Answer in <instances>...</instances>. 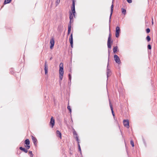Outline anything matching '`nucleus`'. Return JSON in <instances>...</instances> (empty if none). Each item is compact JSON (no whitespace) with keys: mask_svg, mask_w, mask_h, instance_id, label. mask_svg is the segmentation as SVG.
<instances>
[{"mask_svg":"<svg viewBox=\"0 0 157 157\" xmlns=\"http://www.w3.org/2000/svg\"><path fill=\"white\" fill-rule=\"evenodd\" d=\"M59 79L61 81L63 78V64L61 63L59 65Z\"/></svg>","mask_w":157,"mask_h":157,"instance_id":"nucleus-1","label":"nucleus"},{"mask_svg":"<svg viewBox=\"0 0 157 157\" xmlns=\"http://www.w3.org/2000/svg\"><path fill=\"white\" fill-rule=\"evenodd\" d=\"M114 59L116 62L118 64H120L121 63V60L119 57L116 55H115L114 56Z\"/></svg>","mask_w":157,"mask_h":157,"instance_id":"nucleus-2","label":"nucleus"},{"mask_svg":"<svg viewBox=\"0 0 157 157\" xmlns=\"http://www.w3.org/2000/svg\"><path fill=\"white\" fill-rule=\"evenodd\" d=\"M116 37L118 38L119 36V34L120 33V27L118 26H117L116 29Z\"/></svg>","mask_w":157,"mask_h":157,"instance_id":"nucleus-3","label":"nucleus"},{"mask_svg":"<svg viewBox=\"0 0 157 157\" xmlns=\"http://www.w3.org/2000/svg\"><path fill=\"white\" fill-rule=\"evenodd\" d=\"M111 35L110 34L108 38V41H107V46H108V48H111V45L110 44L111 42ZM113 41H112L111 42V43H112Z\"/></svg>","mask_w":157,"mask_h":157,"instance_id":"nucleus-4","label":"nucleus"},{"mask_svg":"<svg viewBox=\"0 0 157 157\" xmlns=\"http://www.w3.org/2000/svg\"><path fill=\"white\" fill-rule=\"evenodd\" d=\"M71 10L72 13L75 16L74 13H75V2L74 0H72V6L71 8Z\"/></svg>","mask_w":157,"mask_h":157,"instance_id":"nucleus-5","label":"nucleus"},{"mask_svg":"<svg viewBox=\"0 0 157 157\" xmlns=\"http://www.w3.org/2000/svg\"><path fill=\"white\" fill-rule=\"evenodd\" d=\"M50 43L51 44L50 48L51 49H52L55 44V41L53 38H52L51 39L50 41Z\"/></svg>","mask_w":157,"mask_h":157,"instance_id":"nucleus-6","label":"nucleus"},{"mask_svg":"<svg viewBox=\"0 0 157 157\" xmlns=\"http://www.w3.org/2000/svg\"><path fill=\"white\" fill-rule=\"evenodd\" d=\"M124 125V126L128 128L129 127V123L128 121V120H124L123 121Z\"/></svg>","mask_w":157,"mask_h":157,"instance_id":"nucleus-7","label":"nucleus"},{"mask_svg":"<svg viewBox=\"0 0 157 157\" xmlns=\"http://www.w3.org/2000/svg\"><path fill=\"white\" fill-rule=\"evenodd\" d=\"M50 124L52 125V128H53L55 124V120L53 119V117H52L50 121Z\"/></svg>","mask_w":157,"mask_h":157,"instance_id":"nucleus-8","label":"nucleus"},{"mask_svg":"<svg viewBox=\"0 0 157 157\" xmlns=\"http://www.w3.org/2000/svg\"><path fill=\"white\" fill-rule=\"evenodd\" d=\"M108 65H107V72H106L107 74V78L109 76H110V75H111V71L109 69H108Z\"/></svg>","mask_w":157,"mask_h":157,"instance_id":"nucleus-9","label":"nucleus"},{"mask_svg":"<svg viewBox=\"0 0 157 157\" xmlns=\"http://www.w3.org/2000/svg\"><path fill=\"white\" fill-rule=\"evenodd\" d=\"M113 4H112V5H111V13H110V17H109V22H110L111 21V17L112 16V14L113 13Z\"/></svg>","mask_w":157,"mask_h":157,"instance_id":"nucleus-10","label":"nucleus"},{"mask_svg":"<svg viewBox=\"0 0 157 157\" xmlns=\"http://www.w3.org/2000/svg\"><path fill=\"white\" fill-rule=\"evenodd\" d=\"M32 139L33 141V143L35 145H36L37 144V139L36 138L34 137L33 136H32Z\"/></svg>","mask_w":157,"mask_h":157,"instance_id":"nucleus-11","label":"nucleus"},{"mask_svg":"<svg viewBox=\"0 0 157 157\" xmlns=\"http://www.w3.org/2000/svg\"><path fill=\"white\" fill-rule=\"evenodd\" d=\"M109 105H110V107L111 109V111H112V114L113 115V116L114 117V116H115V115H114V112H113V106H112V104H111V102H110V101L109 100Z\"/></svg>","mask_w":157,"mask_h":157,"instance_id":"nucleus-12","label":"nucleus"},{"mask_svg":"<svg viewBox=\"0 0 157 157\" xmlns=\"http://www.w3.org/2000/svg\"><path fill=\"white\" fill-rule=\"evenodd\" d=\"M68 34L70 33L71 31V23H69L68 25Z\"/></svg>","mask_w":157,"mask_h":157,"instance_id":"nucleus-13","label":"nucleus"},{"mask_svg":"<svg viewBox=\"0 0 157 157\" xmlns=\"http://www.w3.org/2000/svg\"><path fill=\"white\" fill-rule=\"evenodd\" d=\"M73 134L74 136L76 138V140L77 141H79V140H78V136L77 134L76 133V132L75 131L74 132Z\"/></svg>","mask_w":157,"mask_h":157,"instance_id":"nucleus-14","label":"nucleus"},{"mask_svg":"<svg viewBox=\"0 0 157 157\" xmlns=\"http://www.w3.org/2000/svg\"><path fill=\"white\" fill-rule=\"evenodd\" d=\"M56 134L57 136L60 137V138H61V134L59 131L57 130L56 131Z\"/></svg>","mask_w":157,"mask_h":157,"instance_id":"nucleus-15","label":"nucleus"},{"mask_svg":"<svg viewBox=\"0 0 157 157\" xmlns=\"http://www.w3.org/2000/svg\"><path fill=\"white\" fill-rule=\"evenodd\" d=\"M19 148L22 151L26 153H27L28 152L27 150L25 148H23L22 147H20Z\"/></svg>","mask_w":157,"mask_h":157,"instance_id":"nucleus-16","label":"nucleus"},{"mask_svg":"<svg viewBox=\"0 0 157 157\" xmlns=\"http://www.w3.org/2000/svg\"><path fill=\"white\" fill-rule=\"evenodd\" d=\"M25 144L27 145H29L30 144V141L28 139H26L25 141Z\"/></svg>","mask_w":157,"mask_h":157,"instance_id":"nucleus-17","label":"nucleus"},{"mask_svg":"<svg viewBox=\"0 0 157 157\" xmlns=\"http://www.w3.org/2000/svg\"><path fill=\"white\" fill-rule=\"evenodd\" d=\"M48 65L44 66V70L45 72V74L46 75L48 73Z\"/></svg>","mask_w":157,"mask_h":157,"instance_id":"nucleus-18","label":"nucleus"},{"mask_svg":"<svg viewBox=\"0 0 157 157\" xmlns=\"http://www.w3.org/2000/svg\"><path fill=\"white\" fill-rule=\"evenodd\" d=\"M73 18V17L72 14L71 13L70 14V16H69V18H70V21L69 23H71V19H72Z\"/></svg>","mask_w":157,"mask_h":157,"instance_id":"nucleus-19","label":"nucleus"},{"mask_svg":"<svg viewBox=\"0 0 157 157\" xmlns=\"http://www.w3.org/2000/svg\"><path fill=\"white\" fill-rule=\"evenodd\" d=\"M12 0H5L4 2V4H8Z\"/></svg>","mask_w":157,"mask_h":157,"instance_id":"nucleus-20","label":"nucleus"},{"mask_svg":"<svg viewBox=\"0 0 157 157\" xmlns=\"http://www.w3.org/2000/svg\"><path fill=\"white\" fill-rule=\"evenodd\" d=\"M118 48V47L117 46H116L115 47H114L113 49V52L114 53H115L117 51V49Z\"/></svg>","mask_w":157,"mask_h":157,"instance_id":"nucleus-21","label":"nucleus"},{"mask_svg":"<svg viewBox=\"0 0 157 157\" xmlns=\"http://www.w3.org/2000/svg\"><path fill=\"white\" fill-rule=\"evenodd\" d=\"M121 10L122 13L124 15L126 13V10L125 9L123 8H122Z\"/></svg>","mask_w":157,"mask_h":157,"instance_id":"nucleus-22","label":"nucleus"},{"mask_svg":"<svg viewBox=\"0 0 157 157\" xmlns=\"http://www.w3.org/2000/svg\"><path fill=\"white\" fill-rule=\"evenodd\" d=\"M78 142V150L79 151H81V149L80 146L79 144V141H77Z\"/></svg>","mask_w":157,"mask_h":157,"instance_id":"nucleus-23","label":"nucleus"},{"mask_svg":"<svg viewBox=\"0 0 157 157\" xmlns=\"http://www.w3.org/2000/svg\"><path fill=\"white\" fill-rule=\"evenodd\" d=\"M68 77H69V80L70 81V82L71 83V74H69Z\"/></svg>","mask_w":157,"mask_h":157,"instance_id":"nucleus-24","label":"nucleus"},{"mask_svg":"<svg viewBox=\"0 0 157 157\" xmlns=\"http://www.w3.org/2000/svg\"><path fill=\"white\" fill-rule=\"evenodd\" d=\"M146 40H147V41L149 42V41L151 40V38L149 36H148L146 37Z\"/></svg>","mask_w":157,"mask_h":157,"instance_id":"nucleus-25","label":"nucleus"},{"mask_svg":"<svg viewBox=\"0 0 157 157\" xmlns=\"http://www.w3.org/2000/svg\"><path fill=\"white\" fill-rule=\"evenodd\" d=\"M67 109L69 110L70 112L71 113V110L70 106H67Z\"/></svg>","mask_w":157,"mask_h":157,"instance_id":"nucleus-26","label":"nucleus"},{"mask_svg":"<svg viewBox=\"0 0 157 157\" xmlns=\"http://www.w3.org/2000/svg\"><path fill=\"white\" fill-rule=\"evenodd\" d=\"M130 143L132 147H133L134 146V142L132 140H131L130 141Z\"/></svg>","mask_w":157,"mask_h":157,"instance_id":"nucleus-27","label":"nucleus"},{"mask_svg":"<svg viewBox=\"0 0 157 157\" xmlns=\"http://www.w3.org/2000/svg\"><path fill=\"white\" fill-rule=\"evenodd\" d=\"M69 41H70V43H72V42H73V38H70Z\"/></svg>","mask_w":157,"mask_h":157,"instance_id":"nucleus-28","label":"nucleus"},{"mask_svg":"<svg viewBox=\"0 0 157 157\" xmlns=\"http://www.w3.org/2000/svg\"><path fill=\"white\" fill-rule=\"evenodd\" d=\"M146 31L147 33H148L150 32V29L149 28H147L146 29Z\"/></svg>","mask_w":157,"mask_h":157,"instance_id":"nucleus-29","label":"nucleus"},{"mask_svg":"<svg viewBox=\"0 0 157 157\" xmlns=\"http://www.w3.org/2000/svg\"><path fill=\"white\" fill-rule=\"evenodd\" d=\"M25 147L26 148L27 150L29 149L30 147V146L29 145H27L25 146Z\"/></svg>","mask_w":157,"mask_h":157,"instance_id":"nucleus-30","label":"nucleus"},{"mask_svg":"<svg viewBox=\"0 0 157 157\" xmlns=\"http://www.w3.org/2000/svg\"><path fill=\"white\" fill-rule=\"evenodd\" d=\"M147 48L149 49H151V45L150 44H148L147 45Z\"/></svg>","mask_w":157,"mask_h":157,"instance_id":"nucleus-31","label":"nucleus"},{"mask_svg":"<svg viewBox=\"0 0 157 157\" xmlns=\"http://www.w3.org/2000/svg\"><path fill=\"white\" fill-rule=\"evenodd\" d=\"M127 1L129 3H131L132 2V0H127Z\"/></svg>","mask_w":157,"mask_h":157,"instance_id":"nucleus-32","label":"nucleus"},{"mask_svg":"<svg viewBox=\"0 0 157 157\" xmlns=\"http://www.w3.org/2000/svg\"><path fill=\"white\" fill-rule=\"evenodd\" d=\"M29 153L30 154V155H33V154L32 153V151H30L29 152Z\"/></svg>","mask_w":157,"mask_h":157,"instance_id":"nucleus-33","label":"nucleus"},{"mask_svg":"<svg viewBox=\"0 0 157 157\" xmlns=\"http://www.w3.org/2000/svg\"><path fill=\"white\" fill-rule=\"evenodd\" d=\"M70 43V44H71V48H73V42H72V43Z\"/></svg>","mask_w":157,"mask_h":157,"instance_id":"nucleus-34","label":"nucleus"},{"mask_svg":"<svg viewBox=\"0 0 157 157\" xmlns=\"http://www.w3.org/2000/svg\"><path fill=\"white\" fill-rule=\"evenodd\" d=\"M46 65H48L47 64V62L46 61L45 62V66H46Z\"/></svg>","mask_w":157,"mask_h":157,"instance_id":"nucleus-35","label":"nucleus"},{"mask_svg":"<svg viewBox=\"0 0 157 157\" xmlns=\"http://www.w3.org/2000/svg\"><path fill=\"white\" fill-rule=\"evenodd\" d=\"M70 38H73V36H72V34L71 33V35L70 36Z\"/></svg>","mask_w":157,"mask_h":157,"instance_id":"nucleus-36","label":"nucleus"},{"mask_svg":"<svg viewBox=\"0 0 157 157\" xmlns=\"http://www.w3.org/2000/svg\"><path fill=\"white\" fill-rule=\"evenodd\" d=\"M56 2L57 3L59 4V1H58V0H57L56 1Z\"/></svg>","mask_w":157,"mask_h":157,"instance_id":"nucleus-37","label":"nucleus"},{"mask_svg":"<svg viewBox=\"0 0 157 157\" xmlns=\"http://www.w3.org/2000/svg\"><path fill=\"white\" fill-rule=\"evenodd\" d=\"M33 155H30V157H33Z\"/></svg>","mask_w":157,"mask_h":157,"instance_id":"nucleus-38","label":"nucleus"},{"mask_svg":"<svg viewBox=\"0 0 157 157\" xmlns=\"http://www.w3.org/2000/svg\"><path fill=\"white\" fill-rule=\"evenodd\" d=\"M52 59V57H51L50 58V60H51V59Z\"/></svg>","mask_w":157,"mask_h":157,"instance_id":"nucleus-39","label":"nucleus"},{"mask_svg":"<svg viewBox=\"0 0 157 157\" xmlns=\"http://www.w3.org/2000/svg\"><path fill=\"white\" fill-rule=\"evenodd\" d=\"M152 24L153 23V19H152Z\"/></svg>","mask_w":157,"mask_h":157,"instance_id":"nucleus-40","label":"nucleus"},{"mask_svg":"<svg viewBox=\"0 0 157 157\" xmlns=\"http://www.w3.org/2000/svg\"><path fill=\"white\" fill-rule=\"evenodd\" d=\"M109 52V50L108 49Z\"/></svg>","mask_w":157,"mask_h":157,"instance_id":"nucleus-41","label":"nucleus"}]
</instances>
